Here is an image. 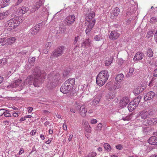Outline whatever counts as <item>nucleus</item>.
<instances>
[{
    "label": "nucleus",
    "mask_w": 157,
    "mask_h": 157,
    "mask_svg": "<svg viewBox=\"0 0 157 157\" xmlns=\"http://www.w3.org/2000/svg\"><path fill=\"white\" fill-rule=\"evenodd\" d=\"M97 122V120L95 119H92L90 121V123L92 124H96Z\"/></svg>",
    "instance_id": "nucleus-54"
},
{
    "label": "nucleus",
    "mask_w": 157,
    "mask_h": 157,
    "mask_svg": "<svg viewBox=\"0 0 157 157\" xmlns=\"http://www.w3.org/2000/svg\"><path fill=\"white\" fill-rule=\"evenodd\" d=\"M36 133V130H32L30 132V134L31 136H34L35 135Z\"/></svg>",
    "instance_id": "nucleus-56"
},
{
    "label": "nucleus",
    "mask_w": 157,
    "mask_h": 157,
    "mask_svg": "<svg viewBox=\"0 0 157 157\" xmlns=\"http://www.w3.org/2000/svg\"><path fill=\"white\" fill-rule=\"evenodd\" d=\"M95 21H96L95 20H93L91 22H90L89 23L86 30V33L87 35H88L89 34L90 32L95 24Z\"/></svg>",
    "instance_id": "nucleus-15"
},
{
    "label": "nucleus",
    "mask_w": 157,
    "mask_h": 157,
    "mask_svg": "<svg viewBox=\"0 0 157 157\" xmlns=\"http://www.w3.org/2000/svg\"><path fill=\"white\" fill-rule=\"evenodd\" d=\"M145 86H142L141 85L139 86L138 87L133 90V93L136 94H138L142 92L145 88Z\"/></svg>",
    "instance_id": "nucleus-17"
},
{
    "label": "nucleus",
    "mask_w": 157,
    "mask_h": 157,
    "mask_svg": "<svg viewBox=\"0 0 157 157\" xmlns=\"http://www.w3.org/2000/svg\"><path fill=\"white\" fill-rule=\"evenodd\" d=\"M155 94L153 91H150L147 93L144 96V99L145 100H147L152 98L155 96Z\"/></svg>",
    "instance_id": "nucleus-19"
},
{
    "label": "nucleus",
    "mask_w": 157,
    "mask_h": 157,
    "mask_svg": "<svg viewBox=\"0 0 157 157\" xmlns=\"http://www.w3.org/2000/svg\"><path fill=\"white\" fill-rule=\"evenodd\" d=\"M134 71V69L132 68H130L129 69V72L131 74H132Z\"/></svg>",
    "instance_id": "nucleus-63"
},
{
    "label": "nucleus",
    "mask_w": 157,
    "mask_h": 157,
    "mask_svg": "<svg viewBox=\"0 0 157 157\" xmlns=\"http://www.w3.org/2000/svg\"><path fill=\"white\" fill-rule=\"evenodd\" d=\"M80 108L79 113L80 115L82 117H85L87 112V109L85 108L84 105H82L80 106V105H78L77 107V108Z\"/></svg>",
    "instance_id": "nucleus-16"
},
{
    "label": "nucleus",
    "mask_w": 157,
    "mask_h": 157,
    "mask_svg": "<svg viewBox=\"0 0 157 157\" xmlns=\"http://www.w3.org/2000/svg\"><path fill=\"white\" fill-rule=\"evenodd\" d=\"M71 89L70 86L67 85L64 82L61 86L60 90L61 92L65 94L70 91Z\"/></svg>",
    "instance_id": "nucleus-9"
},
{
    "label": "nucleus",
    "mask_w": 157,
    "mask_h": 157,
    "mask_svg": "<svg viewBox=\"0 0 157 157\" xmlns=\"http://www.w3.org/2000/svg\"><path fill=\"white\" fill-rule=\"evenodd\" d=\"M141 98V96H138L133 101L129 103L128 108L129 111L132 112L135 109L140 101Z\"/></svg>",
    "instance_id": "nucleus-5"
},
{
    "label": "nucleus",
    "mask_w": 157,
    "mask_h": 157,
    "mask_svg": "<svg viewBox=\"0 0 157 157\" xmlns=\"http://www.w3.org/2000/svg\"><path fill=\"white\" fill-rule=\"evenodd\" d=\"M10 10H8L5 12L0 13V20H2L5 18L9 14Z\"/></svg>",
    "instance_id": "nucleus-27"
},
{
    "label": "nucleus",
    "mask_w": 157,
    "mask_h": 157,
    "mask_svg": "<svg viewBox=\"0 0 157 157\" xmlns=\"http://www.w3.org/2000/svg\"><path fill=\"white\" fill-rule=\"evenodd\" d=\"M144 54L140 52H137L135 56L133 58V60L135 62H138L141 60L144 57Z\"/></svg>",
    "instance_id": "nucleus-14"
},
{
    "label": "nucleus",
    "mask_w": 157,
    "mask_h": 157,
    "mask_svg": "<svg viewBox=\"0 0 157 157\" xmlns=\"http://www.w3.org/2000/svg\"><path fill=\"white\" fill-rule=\"evenodd\" d=\"M63 129L65 130H66L67 129V125H66L65 124H63Z\"/></svg>",
    "instance_id": "nucleus-64"
},
{
    "label": "nucleus",
    "mask_w": 157,
    "mask_h": 157,
    "mask_svg": "<svg viewBox=\"0 0 157 157\" xmlns=\"http://www.w3.org/2000/svg\"><path fill=\"white\" fill-rule=\"evenodd\" d=\"M120 36V34L117 31H112L109 36V38L113 40L117 39Z\"/></svg>",
    "instance_id": "nucleus-11"
},
{
    "label": "nucleus",
    "mask_w": 157,
    "mask_h": 157,
    "mask_svg": "<svg viewBox=\"0 0 157 157\" xmlns=\"http://www.w3.org/2000/svg\"><path fill=\"white\" fill-rule=\"evenodd\" d=\"M49 10V7L48 6H46L43 9V11L45 13H48Z\"/></svg>",
    "instance_id": "nucleus-47"
},
{
    "label": "nucleus",
    "mask_w": 157,
    "mask_h": 157,
    "mask_svg": "<svg viewBox=\"0 0 157 157\" xmlns=\"http://www.w3.org/2000/svg\"><path fill=\"white\" fill-rule=\"evenodd\" d=\"M155 38V41L156 43H157V31L155 33L154 35Z\"/></svg>",
    "instance_id": "nucleus-60"
},
{
    "label": "nucleus",
    "mask_w": 157,
    "mask_h": 157,
    "mask_svg": "<svg viewBox=\"0 0 157 157\" xmlns=\"http://www.w3.org/2000/svg\"><path fill=\"white\" fill-rule=\"evenodd\" d=\"M113 58L112 57L108 58L105 61V65L106 66H108L111 64L113 62Z\"/></svg>",
    "instance_id": "nucleus-35"
},
{
    "label": "nucleus",
    "mask_w": 157,
    "mask_h": 157,
    "mask_svg": "<svg viewBox=\"0 0 157 157\" xmlns=\"http://www.w3.org/2000/svg\"><path fill=\"white\" fill-rule=\"evenodd\" d=\"M109 77V75L107 70H104L101 71L97 76V84L100 86H102L107 81Z\"/></svg>",
    "instance_id": "nucleus-2"
},
{
    "label": "nucleus",
    "mask_w": 157,
    "mask_h": 157,
    "mask_svg": "<svg viewBox=\"0 0 157 157\" xmlns=\"http://www.w3.org/2000/svg\"><path fill=\"white\" fill-rule=\"evenodd\" d=\"M35 60V58L34 57H33L30 59L29 58V63L28 64V66L29 67V68H30L31 66L33 65Z\"/></svg>",
    "instance_id": "nucleus-31"
},
{
    "label": "nucleus",
    "mask_w": 157,
    "mask_h": 157,
    "mask_svg": "<svg viewBox=\"0 0 157 157\" xmlns=\"http://www.w3.org/2000/svg\"><path fill=\"white\" fill-rule=\"evenodd\" d=\"M34 78L32 76H29L25 80L24 84H29L30 85L33 83L35 87H39L41 84L43 79L45 78L46 74L45 73H42L38 70L37 72H36L33 74Z\"/></svg>",
    "instance_id": "nucleus-1"
},
{
    "label": "nucleus",
    "mask_w": 157,
    "mask_h": 157,
    "mask_svg": "<svg viewBox=\"0 0 157 157\" xmlns=\"http://www.w3.org/2000/svg\"><path fill=\"white\" fill-rule=\"evenodd\" d=\"M148 142L151 144L156 145L157 144V137L155 136H151L148 140Z\"/></svg>",
    "instance_id": "nucleus-21"
},
{
    "label": "nucleus",
    "mask_w": 157,
    "mask_h": 157,
    "mask_svg": "<svg viewBox=\"0 0 157 157\" xmlns=\"http://www.w3.org/2000/svg\"><path fill=\"white\" fill-rule=\"evenodd\" d=\"M52 43L51 42H48L45 44V48L49 49L52 45Z\"/></svg>",
    "instance_id": "nucleus-46"
},
{
    "label": "nucleus",
    "mask_w": 157,
    "mask_h": 157,
    "mask_svg": "<svg viewBox=\"0 0 157 157\" xmlns=\"http://www.w3.org/2000/svg\"><path fill=\"white\" fill-rule=\"evenodd\" d=\"M132 118V115L129 116H126L124 115L122 116V119L124 121H129Z\"/></svg>",
    "instance_id": "nucleus-39"
},
{
    "label": "nucleus",
    "mask_w": 157,
    "mask_h": 157,
    "mask_svg": "<svg viewBox=\"0 0 157 157\" xmlns=\"http://www.w3.org/2000/svg\"><path fill=\"white\" fill-rule=\"evenodd\" d=\"M18 114L17 113H16L15 112H14L13 114V116L15 117H17L18 116Z\"/></svg>",
    "instance_id": "nucleus-58"
},
{
    "label": "nucleus",
    "mask_w": 157,
    "mask_h": 157,
    "mask_svg": "<svg viewBox=\"0 0 157 157\" xmlns=\"http://www.w3.org/2000/svg\"><path fill=\"white\" fill-rule=\"evenodd\" d=\"M76 17L73 15H70L67 17L65 20V23L68 25H72L75 22Z\"/></svg>",
    "instance_id": "nucleus-7"
},
{
    "label": "nucleus",
    "mask_w": 157,
    "mask_h": 157,
    "mask_svg": "<svg viewBox=\"0 0 157 157\" xmlns=\"http://www.w3.org/2000/svg\"><path fill=\"white\" fill-rule=\"evenodd\" d=\"M64 48L63 46H61L57 48L52 52L51 58L53 59L55 57H57L61 56L63 53Z\"/></svg>",
    "instance_id": "nucleus-6"
},
{
    "label": "nucleus",
    "mask_w": 157,
    "mask_h": 157,
    "mask_svg": "<svg viewBox=\"0 0 157 157\" xmlns=\"http://www.w3.org/2000/svg\"><path fill=\"white\" fill-rule=\"evenodd\" d=\"M90 40L89 39H88L83 42L82 46L86 48H87L90 47Z\"/></svg>",
    "instance_id": "nucleus-24"
},
{
    "label": "nucleus",
    "mask_w": 157,
    "mask_h": 157,
    "mask_svg": "<svg viewBox=\"0 0 157 157\" xmlns=\"http://www.w3.org/2000/svg\"><path fill=\"white\" fill-rule=\"evenodd\" d=\"M75 82V80L74 78H69L66 80L65 83L67 85L70 86L71 88H72Z\"/></svg>",
    "instance_id": "nucleus-22"
},
{
    "label": "nucleus",
    "mask_w": 157,
    "mask_h": 157,
    "mask_svg": "<svg viewBox=\"0 0 157 157\" xmlns=\"http://www.w3.org/2000/svg\"><path fill=\"white\" fill-rule=\"evenodd\" d=\"M153 75L155 77L157 76V68L155 70L153 73Z\"/></svg>",
    "instance_id": "nucleus-59"
},
{
    "label": "nucleus",
    "mask_w": 157,
    "mask_h": 157,
    "mask_svg": "<svg viewBox=\"0 0 157 157\" xmlns=\"http://www.w3.org/2000/svg\"><path fill=\"white\" fill-rule=\"evenodd\" d=\"M29 10V9L28 7L25 6H22L18 8L17 9L16 12V13L18 15H21L25 14Z\"/></svg>",
    "instance_id": "nucleus-12"
},
{
    "label": "nucleus",
    "mask_w": 157,
    "mask_h": 157,
    "mask_svg": "<svg viewBox=\"0 0 157 157\" xmlns=\"http://www.w3.org/2000/svg\"><path fill=\"white\" fill-rule=\"evenodd\" d=\"M2 2H1L2 4L0 5L1 7L3 8L8 6L10 3V0H2Z\"/></svg>",
    "instance_id": "nucleus-28"
},
{
    "label": "nucleus",
    "mask_w": 157,
    "mask_h": 157,
    "mask_svg": "<svg viewBox=\"0 0 157 157\" xmlns=\"http://www.w3.org/2000/svg\"><path fill=\"white\" fill-rule=\"evenodd\" d=\"M85 130L88 133H90L91 132V128L90 125L84 127Z\"/></svg>",
    "instance_id": "nucleus-49"
},
{
    "label": "nucleus",
    "mask_w": 157,
    "mask_h": 157,
    "mask_svg": "<svg viewBox=\"0 0 157 157\" xmlns=\"http://www.w3.org/2000/svg\"><path fill=\"white\" fill-rule=\"evenodd\" d=\"M111 82H109L107 84V86H108V89L110 90H115L114 84H110Z\"/></svg>",
    "instance_id": "nucleus-42"
},
{
    "label": "nucleus",
    "mask_w": 157,
    "mask_h": 157,
    "mask_svg": "<svg viewBox=\"0 0 157 157\" xmlns=\"http://www.w3.org/2000/svg\"><path fill=\"white\" fill-rule=\"evenodd\" d=\"M27 109L28 110V112L29 113H31L33 110V108L31 107H28Z\"/></svg>",
    "instance_id": "nucleus-57"
},
{
    "label": "nucleus",
    "mask_w": 157,
    "mask_h": 157,
    "mask_svg": "<svg viewBox=\"0 0 157 157\" xmlns=\"http://www.w3.org/2000/svg\"><path fill=\"white\" fill-rule=\"evenodd\" d=\"M115 90L120 88L121 87V82H117V83H115L114 84Z\"/></svg>",
    "instance_id": "nucleus-44"
},
{
    "label": "nucleus",
    "mask_w": 157,
    "mask_h": 157,
    "mask_svg": "<svg viewBox=\"0 0 157 157\" xmlns=\"http://www.w3.org/2000/svg\"><path fill=\"white\" fill-rule=\"evenodd\" d=\"M153 31H149L147 33L146 37L148 38H149L152 37L153 35Z\"/></svg>",
    "instance_id": "nucleus-43"
},
{
    "label": "nucleus",
    "mask_w": 157,
    "mask_h": 157,
    "mask_svg": "<svg viewBox=\"0 0 157 157\" xmlns=\"http://www.w3.org/2000/svg\"><path fill=\"white\" fill-rule=\"evenodd\" d=\"M81 35V33H79V34H78L77 36H76L75 37V40L74 41V44L75 45L76 47H78V46L77 42L80 38Z\"/></svg>",
    "instance_id": "nucleus-33"
},
{
    "label": "nucleus",
    "mask_w": 157,
    "mask_h": 157,
    "mask_svg": "<svg viewBox=\"0 0 157 157\" xmlns=\"http://www.w3.org/2000/svg\"><path fill=\"white\" fill-rule=\"evenodd\" d=\"M102 124L101 123H99L97 126L98 129L99 130H101L102 128Z\"/></svg>",
    "instance_id": "nucleus-55"
},
{
    "label": "nucleus",
    "mask_w": 157,
    "mask_h": 157,
    "mask_svg": "<svg viewBox=\"0 0 157 157\" xmlns=\"http://www.w3.org/2000/svg\"><path fill=\"white\" fill-rule=\"evenodd\" d=\"M147 122L149 125H154L157 124V118H152L147 119Z\"/></svg>",
    "instance_id": "nucleus-25"
},
{
    "label": "nucleus",
    "mask_w": 157,
    "mask_h": 157,
    "mask_svg": "<svg viewBox=\"0 0 157 157\" xmlns=\"http://www.w3.org/2000/svg\"><path fill=\"white\" fill-rule=\"evenodd\" d=\"M124 78V75L122 74H120L117 75L116 77V80L117 82H121Z\"/></svg>",
    "instance_id": "nucleus-30"
},
{
    "label": "nucleus",
    "mask_w": 157,
    "mask_h": 157,
    "mask_svg": "<svg viewBox=\"0 0 157 157\" xmlns=\"http://www.w3.org/2000/svg\"><path fill=\"white\" fill-rule=\"evenodd\" d=\"M103 39L101 34H99L95 36L94 38L95 41H101Z\"/></svg>",
    "instance_id": "nucleus-36"
},
{
    "label": "nucleus",
    "mask_w": 157,
    "mask_h": 157,
    "mask_svg": "<svg viewBox=\"0 0 157 157\" xmlns=\"http://www.w3.org/2000/svg\"><path fill=\"white\" fill-rule=\"evenodd\" d=\"M6 37H3L0 39V43H2V46H3L6 44Z\"/></svg>",
    "instance_id": "nucleus-45"
},
{
    "label": "nucleus",
    "mask_w": 157,
    "mask_h": 157,
    "mask_svg": "<svg viewBox=\"0 0 157 157\" xmlns=\"http://www.w3.org/2000/svg\"><path fill=\"white\" fill-rule=\"evenodd\" d=\"M120 12L119 8L118 7L115 8L113 10V13L115 16H117Z\"/></svg>",
    "instance_id": "nucleus-41"
},
{
    "label": "nucleus",
    "mask_w": 157,
    "mask_h": 157,
    "mask_svg": "<svg viewBox=\"0 0 157 157\" xmlns=\"http://www.w3.org/2000/svg\"><path fill=\"white\" fill-rule=\"evenodd\" d=\"M2 115H3L6 117H11V115L10 113H3Z\"/></svg>",
    "instance_id": "nucleus-51"
},
{
    "label": "nucleus",
    "mask_w": 157,
    "mask_h": 157,
    "mask_svg": "<svg viewBox=\"0 0 157 157\" xmlns=\"http://www.w3.org/2000/svg\"><path fill=\"white\" fill-rule=\"evenodd\" d=\"M100 97L98 95H96L93 98L90 104L91 105H97L100 101Z\"/></svg>",
    "instance_id": "nucleus-18"
},
{
    "label": "nucleus",
    "mask_w": 157,
    "mask_h": 157,
    "mask_svg": "<svg viewBox=\"0 0 157 157\" xmlns=\"http://www.w3.org/2000/svg\"><path fill=\"white\" fill-rule=\"evenodd\" d=\"M60 75L59 73H57L56 75L52 78V80L53 81V83L56 82L57 81H58L60 79Z\"/></svg>",
    "instance_id": "nucleus-34"
},
{
    "label": "nucleus",
    "mask_w": 157,
    "mask_h": 157,
    "mask_svg": "<svg viewBox=\"0 0 157 157\" xmlns=\"http://www.w3.org/2000/svg\"><path fill=\"white\" fill-rule=\"evenodd\" d=\"M82 124L84 126V127L87 126L89 125L88 121L85 120H83Z\"/></svg>",
    "instance_id": "nucleus-50"
},
{
    "label": "nucleus",
    "mask_w": 157,
    "mask_h": 157,
    "mask_svg": "<svg viewBox=\"0 0 157 157\" xmlns=\"http://www.w3.org/2000/svg\"><path fill=\"white\" fill-rule=\"evenodd\" d=\"M129 101L128 98V97H124L121 99L119 103L120 107L123 108L126 105Z\"/></svg>",
    "instance_id": "nucleus-13"
},
{
    "label": "nucleus",
    "mask_w": 157,
    "mask_h": 157,
    "mask_svg": "<svg viewBox=\"0 0 157 157\" xmlns=\"http://www.w3.org/2000/svg\"><path fill=\"white\" fill-rule=\"evenodd\" d=\"M40 25H36L34 27L31 29L30 32L31 35H34L39 31Z\"/></svg>",
    "instance_id": "nucleus-20"
},
{
    "label": "nucleus",
    "mask_w": 157,
    "mask_h": 157,
    "mask_svg": "<svg viewBox=\"0 0 157 157\" xmlns=\"http://www.w3.org/2000/svg\"><path fill=\"white\" fill-rule=\"evenodd\" d=\"M116 147L117 149L121 150L123 148V146L122 145L118 144L116 146Z\"/></svg>",
    "instance_id": "nucleus-52"
},
{
    "label": "nucleus",
    "mask_w": 157,
    "mask_h": 157,
    "mask_svg": "<svg viewBox=\"0 0 157 157\" xmlns=\"http://www.w3.org/2000/svg\"><path fill=\"white\" fill-rule=\"evenodd\" d=\"M48 50L49 49L45 48V49H44L43 50V52H44V53L47 54L48 52Z\"/></svg>",
    "instance_id": "nucleus-62"
},
{
    "label": "nucleus",
    "mask_w": 157,
    "mask_h": 157,
    "mask_svg": "<svg viewBox=\"0 0 157 157\" xmlns=\"http://www.w3.org/2000/svg\"><path fill=\"white\" fill-rule=\"evenodd\" d=\"M147 52V56L148 57H151L153 56V53L151 48H148Z\"/></svg>",
    "instance_id": "nucleus-38"
},
{
    "label": "nucleus",
    "mask_w": 157,
    "mask_h": 157,
    "mask_svg": "<svg viewBox=\"0 0 157 157\" xmlns=\"http://www.w3.org/2000/svg\"><path fill=\"white\" fill-rule=\"evenodd\" d=\"M24 84L22 83V81L18 79L13 81V83L10 85V87L12 88H14V91H20L24 87Z\"/></svg>",
    "instance_id": "nucleus-4"
},
{
    "label": "nucleus",
    "mask_w": 157,
    "mask_h": 157,
    "mask_svg": "<svg viewBox=\"0 0 157 157\" xmlns=\"http://www.w3.org/2000/svg\"><path fill=\"white\" fill-rule=\"evenodd\" d=\"M95 16V13L94 12L91 13L89 14L86 17V19L88 21H90L92 19L93 17Z\"/></svg>",
    "instance_id": "nucleus-32"
},
{
    "label": "nucleus",
    "mask_w": 157,
    "mask_h": 157,
    "mask_svg": "<svg viewBox=\"0 0 157 157\" xmlns=\"http://www.w3.org/2000/svg\"><path fill=\"white\" fill-rule=\"evenodd\" d=\"M13 23V20L11 19L6 22L5 25L8 30L10 31L16 28Z\"/></svg>",
    "instance_id": "nucleus-10"
},
{
    "label": "nucleus",
    "mask_w": 157,
    "mask_h": 157,
    "mask_svg": "<svg viewBox=\"0 0 157 157\" xmlns=\"http://www.w3.org/2000/svg\"><path fill=\"white\" fill-rule=\"evenodd\" d=\"M104 147L105 150L107 152L110 151L111 148L109 144L107 143H105L104 144Z\"/></svg>",
    "instance_id": "nucleus-37"
},
{
    "label": "nucleus",
    "mask_w": 157,
    "mask_h": 157,
    "mask_svg": "<svg viewBox=\"0 0 157 157\" xmlns=\"http://www.w3.org/2000/svg\"><path fill=\"white\" fill-rule=\"evenodd\" d=\"M152 115L151 111L149 109H145L138 113L136 117V120L141 121L147 119Z\"/></svg>",
    "instance_id": "nucleus-3"
},
{
    "label": "nucleus",
    "mask_w": 157,
    "mask_h": 157,
    "mask_svg": "<svg viewBox=\"0 0 157 157\" xmlns=\"http://www.w3.org/2000/svg\"><path fill=\"white\" fill-rule=\"evenodd\" d=\"M23 0H17V2L16 4V5H18L20 3L22 2Z\"/></svg>",
    "instance_id": "nucleus-61"
},
{
    "label": "nucleus",
    "mask_w": 157,
    "mask_h": 157,
    "mask_svg": "<svg viewBox=\"0 0 157 157\" xmlns=\"http://www.w3.org/2000/svg\"><path fill=\"white\" fill-rule=\"evenodd\" d=\"M115 96V94L113 92H109L106 96V99L108 101L113 99Z\"/></svg>",
    "instance_id": "nucleus-29"
},
{
    "label": "nucleus",
    "mask_w": 157,
    "mask_h": 157,
    "mask_svg": "<svg viewBox=\"0 0 157 157\" xmlns=\"http://www.w3.org/2000/svg\"><path fill=\"white\" fill-rule=\"evenodd\" d=\"M7 63V60L6 58H3L2 59H0V64L2 66L6 64Z\"/></svg>",
    "instance_id": "nucleus-40"
},
{
    "label": "nucleus",
    "mask_w": 157,
    "mask_h": 157,
    "mask_svg": "<svg viewBox=\"0 0 157 157\" xmlns=\"http://www.w3.org/2000/svg\"><path fill=\"white\" fill-rule=\"evenodd\" d=\"M97 154L95 152L93 151L90 153L87 156V157H94Z\"/></svg>",
    "instance_id": "nucleus-48"
},
{
    "label": "nucleus",
    "mask_w": 157,
    "mask_h": 157,
    "mask_svg": "<svg viewBox=\"0 0 157 157\" xmlns=\"http://www.w3.org/2000/svg\"><path fill=\"white\" fill-rule=\"evenodd\" d=\"M44 0H40L36 2L35 5L33 6L32 8L30 9V11L31 13H33L36 10H38L40 6H41L44 3Z\"/></svg>",
    "instance_id": "nucleus-8"
},
{
    "label": "nucleus",
    "mask_w": 157,
    "mask_h": 157,
    "mask_svg": "<svg viewBox=\"0 0 157 157\" xmlns=\"http://www.w3.org/2000/svg\"><path fill=\"white\" fill-rule=\"evenodd\" d=\"M13 21V24L15 25V26L16 27L18 26L21 22V21L19 19V17L17 16L11 19Z\"/></svg>",
    "instance_id": "nucleus-26"
},
{
    "label": "nucleus",
    "mask_w": 157,
    "mask_h": 157,
    "mask_svg": "<svg viewBox=\"0 0 157 157\" xmlns=\"http://www.w3.org/2000/svg\"><path fill=\"white\" fill-rule=\"evenodd\" d=\"M16 40V39L15 37H11L8 38L6 37V43L7 44H11L15 42Z\"/></svg>",
    "instance_id": "nucleus-23"
},
{
    "label": "nucleus",
    "mask_w": 157,
    "mask_h": 157,
    "mask_svg": "<svg viewBox=\"0 0 157 157\" xmlns=\"http://www.w3.org/2000/svg\"><path fill=\"white\" fill-rule=\"evenodd\" d=\"M118 62L119 63L120 65H122L124 63V61L121 58H119L118 59Z\"/></svg>",
    "instance_id": "nucleus-53"
}]
</instances>
